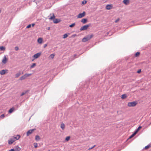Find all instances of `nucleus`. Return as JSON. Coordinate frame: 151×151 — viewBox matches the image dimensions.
Here are the masks:
<instances>
[{"mask_svg": "<svg viewBox=\"0 0 151 151\" xmlns=\"http://www.w3.org/2000/svg\"><path fill=\"white\" fill-rule=\"evenodd\" d=\"M93 36V35L91 34L90 35H87L86 37H84L82 39V41L85 42L91 39Z\"/></svg>", "mask_w": 151, "mask_h": 151, "instance_id": "obj_1", "label": "nucleus"}, {"mask_svg": "<svg viewBox=\"0 0 151 151\" xmlns=\"http://www.w3.org/2000/svg\"><path fill=\"white\" fill-rule=\"evenodd\" d=\"M137 104V101H134L132 102H129L127 104V106L129 107H134Z\"/></svg>", "mask_w": 151, "mask_h": 151, "instance_id": "obj_2", "label": "nucleus"}, {"mask_svg": "<svg viewBox=\"0 0 151 151\" xmlns=\"http://www.w3.org/2000/svg\"><path fill=\"white\" fill-rule=\"evenodd\" d=\"M91 24H88L85 25L82 27L80 29V30L81 31H83V30H87L88 28L91 26Z\"/></svg>", "mask_w": 151, "mask_h": 151, "instance_id": "obj_3", "label": "nucleus"}, {"mask_svg": "<svg viewBox=\"0 0 151 151\" xmlns=\"http://www.w3.org/2000/svg\"><path fill=\"white\" fill-rule=\"evenodd\" d=\"M31 75L32 74L31 73H26L24 75L20 77V78H19V80L21 81L24 80L25 79V78H26L27 77H28L30 76H31Z\"/></svg>", "mask_w": 151, "mask_h": 151, "instance_id": "obj_4", "label": "nucleus"}, {"mask_svg": "<svg viewBox=\"0 0 151 151\" xmlns=\"http://www.w3.org/2000/svg\"><path fill=\"white\" fill-rule=\"evenodd\" d=\"M41 55V52H38L34 55L33 58L34 59H35L38 58Z\"/></svg>", "mask_w": 151, "mask_h": 151, "instance_id": "obj_5", "label": "nucleus"}, {"mask_svg": "<svg viewBox=\"0 0 151 151\" xmlns=\"http://www.w3.org/2000/svg\"><path fill=\"white\" fill-rule=\"evenodd\" d=\"M86 14V12H83L82 13H80L77 16V17L78 18H81L84 17Z\"/></svg>", "mask_w": 151, "mask_h": 151, "instance_id": "obj_6", "label": "nucleus"}, {"mask_svg": "<svg viewBox=\"0 0 151 151\" xmlns=\"http://www.w3.org/2000/svg\"><path fill=\"white\" fill-rule=\"evenodd\" d=\"M8 59L7 58L6 56H4V57L2 60V62L3 63L6 64L8 61Z\"/></svg>", "mask_w": 151, "mask_h": 151, "instance_id": "obj_7", "label": "nucleus"}, {"mask_svg": "<svg viewBox=\"0 0 151 151\" xmlns=\"http://www.w3.org/2000/svg\"><path fill=\"white\" fill-rule=\"evenodd\" d=\"M8 70H3L0 71V74L3 75L8 73Z\"/></svg>", "mask_w": 151, "mask_h": 151, "instance_id": "obj_8", "label": "nucleus"}, {"mask_svg": "<svg viewBox=\"0 0 151 151\" xmlns=\"http://www.w3.org/2000/svg\"><path fill=\"white\" fill-rule=\"evenodd\" d=\"M35 129H30L27 132V136H29L30 134H31L32 132L35 131Z\"/></svg>", "mask_w": 151, "mask_h": 151, "instance_id": "obj_9", "label": "nucleus"}, {"mask_svg": "<svg viewBox=\"0 0 151 151\" xmlns=\"http://www.w3.org/2000/svg\"><path fill=\"white\" fill-rule=\"evenodd\" d=\"M14 139L15 140V141L18 140L20 137V136L18 134L16 136H13V137Z\"/></svg>", "mask_w": 151, "mask_h": 151, "instance_id": "obj_10", "label": "nucleus"}, {"mask_svg": "<svg viewBox=\"0 0 151 151\" xmlns=\"http://www.w3.org/2000/svg\"><path fill=\"white\" fill-rule=\"evenodd\" d=\"M106 9L107 10H110L112 8V6L111 5H108L106 6Z\"/></svg>", "mask_w": 151, "mask_h": 151, "instance_id": "obj_11", "label": "nucleus"}, {"mask_svg": "<svg viewBox=\"0 0 151 151\" xmlns=\"http://www.w3.org/2000/svg\"><path fill=\"white\" fill-rule=\"evenodd\" d=\"M60 20L59 19H54L53 20V22L54 23H57L58 22H60Z\"/></svg>", "mask_w": 151, "mask_h": 151, "instance_id": "obj_12", "label": "nucleus"}, {"mask_svg": "<svg viewBox=\"0 0 151 151\" xmlns=\"http://www.w3.org/2000/svg\"><path fill=\"white\" fill-rule=\"evenodd\" d=\"M123 3L125 5H128L129 3V0H124L123 1Z\"/></svg>", "mask_w": 151, "mask_h": 151, "instance_id": "obj_13", "label": "nucleus"}, {"mask_svg": "<svg viewBox=\"0 0 151 151\" xmlns=\"http://www.w3.org/2000/svg\"><path fill=\"white\" fill-rule=\"evenodd\" d=\"M43 40L42 38H39L37 40V42L39 44H41L42 43Z\"/></svg>", "mask_w": 151, "mask_h": 151, "instance_id": "obj_14", "label": "nucleus"}, {"mask_svg": "<svg viewBox=\"0 0 151 151\" xmlns=\"http://www.w3.org/2000/svg\"><path fill=\"white\" fill-rule=\"evenodd\" d=\"M21 148L18 146H16L15 149V151H19L21 150Z\"/></svg>", "mask_w": 151, "mask_h": 151, "instance_id": "obj_15", "label": "nucleus"}, {"mask_svg": "<svg viewBox=\"0 0 151 151\" xmlns=\"http://www.w3.org/2000/svg\"><path fill=\"white\" fill-rule=\"evenodd\" d=\"M60 127L63 130H64L65 128V125L63 123H62L60 124Z\"/></svg>", "mask_w": 151, "mask_h": 151, "instance_id": "obj_16", "label": "nucleus"}, {"mask_svg": "<svg viewBox=\"0 0 151 151\" xmlns=\"http://www.w3.org/2000/svg\"><path fill=\"white\" fill-rule=\"evenodd\" d=\"M81 22L83 24H85L87 22V19H83L81 20Z\"/></svg>", "mask_w": 151, "mask_h": 151, "instance_id": "obj_17", "label": "nucleus"}, {"mask_svg": "<svg viewBox=\"0 0 151 151\" xmlns=\"http://www.w3.org/2000/svg\"><path fill=\"white\" fill-rule=\"evenodd\" d=\"M14 142V141L11 138L8 140V144L9 145L12 144Z\"/></svg>", "mask_w": 151, "mask_h": 151, "instance_id": "obj_18", "label": "nucleus"}, {"mask_svg": "<svg viewBox=\"0 0 151 151\" xmlns=\"http://www.w3.org/2000/svg\"><path fill=\"white\" fill-rule=\"evenodd\" d=\"M121 97L122 99H125L127 98V96L126 94H124L121 96Z\"/></svg>", "mask_w": 151, "mask_h": 151, "instance_id": "obj_19", "label": "nucleus"}, {"mask_svg": "<svg viewBox=\"0 0 151 151\" xmlns=\"http://www.w3.org/2000/svg\"><path fill=\"white\" fill-rule=\"evenodd\" d=\"M142 128V127L141 126H139L137 129L134 132L136 134Z\"/></svg>", "mask_w": 151, "mask_h": 151, "instance_id": "obj_20", "label": "nucleus"}, {"mask_svg": "<svg viewBox=\"0 0 151 151\" xmlns=\"http://www.w3.org/2000/svg\"><path fill=\"white\" fill-rule=\"evenodd\" d=\"M14 107H12L11 109H10L9 111V113H12L14 111Z\"/></svg>", "mask_w": 151, "mask_h": 151, "instance_id": "obj_21", "label": "nucleus"}, {"mask_svg": "<svg viewBox=\"0 0 151 151\" xmlns=\"http://www.w3.org/2000/svg\"><path fill=\"white\" fill-rule=\"evenodd\" d=\"M21 75V73L20 72H18L17 73H16L15 75V77L16 78H18Z\"/></svg>", "mask_w": 151, "mask_h": 151, "instance_id": "obj_22", "label": "nucleus"}, {"mask_svg": "<svg viewBox=\"0 0 151 151\" xmlns=\"http://www.w3.org/2000/svg\"><path fill=\"white\" fill-rule=\"evenodd\" d=\"M35 139L37 141H38L40 139V138L38 135H36L35 136Z\"/></svg>", "mask_w": 151, "mask_h": 151, "instance_id": "obj_23", "label": "nucleus"}, {"mask_svg": "<svg viewBox=\"0 0 151 151\" xmlns=\"http://www.w3.org/2000/svg\"><path fill=\"white\" fill-rule=\"evenodd\" d=\"M55 56V54H52L50 55V57L51 59H53L54 58Z\"/></svg>", "mask_w": 151, "mask_h": 151, "instance_id": "obj_24", "label": "nucleus"}, {"mask_svg": "<svg viewBox=\"0 0 151 151\" xmlns=\"http://www.w3.org/2000/svg\"><path fill=\"white\" fill-rule=\"evenodd\" d=\"M140 52H137L135 54V56L136 57H138L140 55Z\"/></svg>", "mask_w": 151, "mask_h": 151, "instance_id": "obj_25", "label": "nucleus"}, {"mask_svg": "<svg viewBox=\"0 0 151 151\" xmlns=\"http://www.w3.org/2000/svg\"><path fill=\"white\" fill-rule=\"evenodd\" d=\"M136 133L134 132V133L132 134L130 137H129V139H131L134 136H135Z\"/></svg>", "mask_w": 151, "mask_h": 151, "instance_id": "obj_26", "label": "nucleus"}, {"mask_svg": "<svg viewBox=\"0 0 151 151\" xmlns=\"http://www.w3.org/2000/svg\"><path fill=\"white\" fill-rule=\"evenodd\" d=\"M55 16L54 14H53L52 16L49 19L51 20L54 19H55Z\"/></svg>", "mask_w": 151, "mask_h": 151, "instance_id": "obj_27", "label": "nucleus"}, {"mask_svg": "<svg viewBox=\"0 0 151 151\" xmlns=\"http://www.w3.org/2000/svg\"><path fill=\"white\" fill-rule=\"evenodd\" d=\"M36 65V64L35 63H33L30 66V67L31 68H32L35 67Z\"/></svg>", "mask_w": 151, "mask_h": 151, "instance_id": "obj_28", "label": "nucleus"}, {"mask_svg": "<svg viewBox=\"0 0 151 151\" xmlns=\"http://www.w3.org/2000/svg\"><path fill=\"white\" fill-rule=\"evenodd\" d=\"M70 138V136L67 137L65 138V140L67 141H68L69 140Z\"/></svg>", "mask_w": 151, "mask_h": 151, "instance_id": "obj_29", "label": "nucleus"}, {"mask_svg": "<svg viewBox=\"0 0 151 151\" xmlns=\"http://www.w3.org/2000/svg\"><path fill=\"white\" fill-rule=\"evenodd\" d=\"M33 145H34V147L35 148H37V143H35V142L34 143Z\"/></svg>", "mask_w": 151, "mask_h": 151, "instance_id": "obj_30", "label": "nucleus"}, {"mask_svg": "<svg viewBox=\"0 0 151 151\" xmlns=\"http://www.w3.org/2000/svg\"><path fill=\"white\" fill-rule=\"evenodd\" d=\"M68 36V35L67 34H64L63 35V38L65 39Z\"/></svg>", "mask_w": 151, "mask_h": 151, "instance_id": "obj_31", "label": "nucleus"}, {"mask_svg": "<svg viewBox=\"0 0 151 151\" xmlns=\"http://www.w3.org/2000/svg\"><path fill=\"white\" fill-rule=\"evenodd\" d=\"M27 91L22 92V93L21 94V96H22L23 95H25V94H26V93H27Z\"/></svg>", "mask_w": 151, "mask_h": 151, "instance_id": "obj_32", "label": "nucleus"}, {"mask_svg": "<svg viewBox=\"0 0 151 151\" xmlns=\"http://www.w3.org/2000/svg\"><path fill=\"white\" fill-rule=\"evenodd\" d=\"M75 23H73L72 24H71L70 25L69 27H73L74 26H75Z\"/></svg>", "mask_w": 151, "mask_h": 151, "instance_id": "obj_33", "label": "nucleus"}, {"mask_svg": "<svg viewBox=\"0 0 151 151\" xmlns=\"http://www.w3.org/2000/svg\"><path fill=\"white\" fill-rule=\"evenodd\" d=\"M0 49L1 50H5V48L3 46H1L0 47Z\"/></svg>", "mask_w": 151, "mask_h": 151, "instance_id": "obj_34", "label": "nucleus"}, {"mask_svg": "<svg viewBox=\"0 0 151 151\" xmlns=\"http://www.w3.org/2000/svg\"><path fill=\"white\" fill-rule=\"evenodd\" d=\"M150 147V145H147V146H145V149H146V150L147 149Z\"/></svg>", "mask_w": 151, "mask_h": 151, "instance_id": "obj_35", "label": "nucleus"}, {"mask_svg": "<svg viewBox=\"0 0 151 151\" xmlns=\"http://www.w3.org/2000/svg\"><path fill=\"white\" fill-rule=\"evenodd\" d=\"M96 146V145H94L93 146L90 147V148H89L88 149V150H90L92 149H93V148L94 147H95Z\"/></svg>", "mask_w": 151, "mask_h": 151, "instance_id": "obj_36", "label": "nucleus"}, {"mask_svg": "<svg viewBox=\"0 0 151 151\" xmlns=\"http://www.w3.org/2000/svg\"><path fill=\"white\" fill-rule=\"evenodd\" d=\"M87 2V1H83L82 2V4H86Z\"/></svg>", "mask_w": 151, "mask_h": 151, "instance_id": "obj_37", "label": "nucleus"}, {"mask_svg": "<svg viewBox=\"0 0 151 151\" xmlns=\"http://www.w3.org/2000/svg\"><path fill=\"white\" fill-rule=\"evenodd\" d=\"M31 24H29L26 27V28H29L31 27Z\"/></svg>", "mask_w": 151, "mask_h": 151, "instance_id": "obj_38", "label": "nucleus"}, {"mask_svg": "<svg viewBox=\"0 0 151 151\" xmlns=\"http://www.w3.org/2000/svg\"><path fill=\"white\" fill-rule=\"evenodd\" d=\"M4 116H5L4 115V114H3L1 115L0 117L2 119H3L4 118Z\"/></svg>", "mask_w": 151, "mask_h": 151, "instance_id": "obj_39", "label": "nucleus"}, {"mask_svg": "<svg viewBox=\"0 0 151 151\" xmlns=\"http://www.w3.org/2000/svg\"><path fill=\"white\" fill-rule=\"evenodd\" d=\"M14 49L16 51L18 50H19V48L18 47H15Z\"/></svg>", "mask_w": 151, "mask_h": 151, "instance_id": "obj_40", "label": "nucleus"}, {"mask_svg": "<svg viewBox=\"0 0 151 151\" xmlns=\"http://www.w3.org/2000/svg\"><path fill=\"white\" fill-rule=\"evenodd\" d=\"M119 18L118 19H117L115 21V23H117V22L119 21Z\"/></svg>", "mask_w": 151, "mask_h": 151, "instance_id": "obj_41", "label": "nucleus"}, {"mask_svg": "<svg viewBox=\"0 0 151 151\" xmlns=\"http://www.w3.org/2000/svg\"><path fill=\"white\" fill-rule=\"evenodd\" d=\"M141 72V69H139L137 71V73H140Z\"/></svg>", "mask_w": 151, "mask_h": 151, "instance_id": "obj_42", "label": "nucleus"}, {"mask_svg": "<svg viewBox=\"0 0 151 151\" xmlns=\"http://www.w3.org/2000/svg\"><path fill=\"white\" fill-rule=\"evenodd\" d=\"M11 138L12 139V140H13L14 141V142L16 141L14 139V138L13 137H12Z\"/></svg>", "mask_w": 151, "mask_h": 151, "instance_id": "obj_43", "label": "nucleus"}, {"mask_svg": "<svg viewBox=\"0 0 151 151\" xmlns=\"http://www.w3.org/2000/svg\"><path fill=\"white\" fill-rule=\"evenodd\" d=\"M47 44H45V45H44V48H45V47H47Z\"/></svg>", "mask_w": 151, "mask_h": 151, "instance_id": "obj_44", "label": "nucleus"}, {"mask_svg": "<svg viewBox=\"0 0 151 151\" xmlns=\"http://www.w3.org/2000/svg\"><path fill=\"white\" fill-rule=\"evenodd\" d=\"M35 25V24L34 23L32 24L31 25V26H32V27H34V25Z\"/></svg>", "mask_w": 151, "mask_h": 151, "instance_id": "obj_45", "label": "nucleus"}, {"mask_svg": "<svg viewBox=\"0 0 151 151\" xmlns=\"http://www.w3.org/2000/svg\"><path fill=\"white\" fill-rule=\"evenodd\" d=\"M9 151H15L13 149H11Z\"/></svg>", "mask_w": 151, "mask_h": 151, "instance_id": "obj_46", "label": "nucleus"}, {"mask_svg": "<svg viewBox=\"0 0 151 151\" xmlns=\"http://www.w3.org/2000/svg\"><path fill=\"white\" fill-rule=\"evenodd\" d=\"M50 29V27H48V30H49Z\"/></svg>", "mask_w": 151, "mask_h": 151, "instance_id": "obj_47", "label": "nucleus"}, {"mask_svg": "<svg viewBox=\"0 0 151 151\" xmlns=\"http://www.w3.org/2000/svg\"><path fill=\"white\" fill-rule=\"evenodd\" d=\"M35 59H33L32 60V61H33Z\"/></svg>", "mask_w": 151, "mask_h": 151, "instance_id": "obj_48", "label": "nucleus"}]
</instances>
